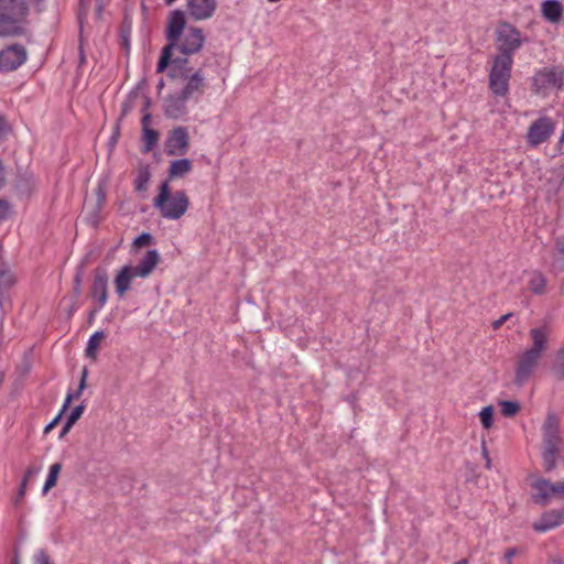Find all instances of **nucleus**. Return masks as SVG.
Wrapping results in <instances>:
<instances>
[{"instance_id":"nucleus-1","label":"nucleus","mask_w":564,"mask_h":564,"mask_svg":"<svg viewBox=\"0 0 564 564\" xmlns=\"http://www.w3.org/2000/svg\"><path fill=\"white\" fill-rule=\"evenodd\" d=\"M186 64L187 59H174L171 63V78L162 88L165 113L170 117H177L184 109L185 101L199 91L204 84L200 72L189 74Z\"/></svg>"},{"instance_id":"nucleus-2","label":"nucleus","mask_w":564,"mask_h":564,"mask_svg":"<svg viewBox=\"0 0 564 564\" xmlns=\"http://www.w3.org/2000/svg\"><path fill=\"white\" fill-rule=\"evenodd\" d=\"M532 338V346L524 351L518 358L514 383L522 386L534 372L540 359L542 358L547 346V330L545 327H535L530 330Z\"/></svg>"},{"instance_id":"nucleus-3","label":"nucleus","mask_w":564,"mask_h":564,"mask_svg":"<svg viewBox=\"0 0 564 564\" xmlns=\"http://www.w3.org/2000/svg\"><path fill=\"white\" fill-rule=\"evenodd\" d=\"M28 9L25 0H0V36L20 34Z\"/></svg>"},{"instance_id":"nucleus-4","label":"nucleus","mask_w":564,"mask_h":564,"mask_svg":"<svg viewBox=\"0 0 564 564\" xmlns=\"http://www.w3.org/2000/svg\"><path fill=\"white\" fill-rule=\"evenodd\" d=\"M154 205L160 210L163 218L175 220L187 212L189 200L184 192L172 194L170 184L165 181L160 186V192L154 200Z\"/></svg>"},{"instance_id":"nucleus-5","label":"nucleus","mask_w":564,"mask_h":564,"mask_svg":"<svg viewBox=\"0 0 564 564\" xmlns=\"http://www.w3.org/2000/svg\"><path fill=\"white\" fill-rule=\"evenodd\" d=\"M511 65L512 56L509 52H499L494 57L489 84L491 90L498 96H505L508 91Z\"/></svg>"},{"instance_id":"nucleus-6","label":"nucleus","mask_w":564,"mask_h":564,"mask_svg":"<svg viewBox=\"0 0 564 564\" xmlns=\"http://www.w3.org/2000/svg\"><path fill=\"white\" fill-rule=\"evenodd\" d=\"M186 25V17L185 13L181 10H175L171 13L166 28V37L170 41V44L166 45L160 57L158 64V72L162 73L169 65L172 51L177 45L178 39Z\"/></svg>"},{"instance_id":"nucleus-7","label":"nucleus","mask_w":564,"mask_h":564,"mask_svg":"<svg viewBox=\"0 0 564 564\" xmlns=\"http://www.w3.org/2000/svg\"><path fill=\"white\" fill-rule=\"evenodd\" d=\"M545 446L542 454L543 464L546 469H553L555 466L556 455L558 453L557 426L554 421H549L545 424Z\"/></svg>"},{"instance_id":"nucleus-8","label":"nucleus","mask_w":564,"mask_h":564,"mask_svg":"<svg viewBox=\"0 0 564 564\" xmlns=\"http://www.w3.org/2000/svg\"><path fill=\"white\" fill-rule=\"evenodd\" d=\"M26 61V51L22 45H11L0 51V69L11 72Z\"/></svg>"},{"instance_id":"nucleus-9","label":"nucleus","mask_w":564,"mask_h":564,"mask_svg":"<svg viewBox=\"0 0 564 564\" xmlns=\"http://www.w3.org/2000/svg\"><path fill=\"white\" fill-rule=\"evenodd\" d=\"M534 489L533 499L538 503H546L554 496H564V481L557 485L543 478H536L532 482Z\"/></svg>"},{"instance_id":"nucleus-10","label":"nucleus","mask_w":564,"mask_h":564,"mask_svg":"<svg viewBox=\"0 0 564 564\" xmlns=\"http://www.w3.org/2000/svg\"><path fill=\"white\" fill-rule=\"evenodd\" d=\"M554 130V123L547 118L536 120L528 131V141L532 145L545 142Z\"/></svg>"},{"instance_id":"nucleus-11","label":"nucleus","mask_w":564,"mask_h":564,"mask_svg":"<svg viewBox=\"0 0 564 564\" xmlns=\"http://www.w3.org/2000/svg\"><path fill=\"white\" fill-rule=\"evenodd\" d=\"M497 36L501 44L500 52H509L511 54V52L518 48L521 44L519 31L510 24H501Z\"/></svg>"},{"instance_id":"nucleus-12","label":"nucleus","mask_w":564,"mask_h":564,"mask_svg":"<svg viewBox=\"0 0 564 564\" xmlns=\"http://www.w3.org/2000/svg\"><path fill=\"white\" fill-rule=\"evenodd\" d=\"M535 85L539 87L551 86L556 89L564 88V70L563 69H549L541 72L535 77Z\"/></svg>"},{"instance_id":"nucleus-13","label":"nucleus","mask_w":564,"mask_h":564,"mask_svg":"<svg viewBox=\"0 0 564 564\" xmlns=\"http://www.w3.org/2000/svg\"><path fill=\"white\" fill-rule=\"evenodd\" d=\"M205 37L200 29L192 28L188 30L185 35L182 44L181 51L184 54H195L199 52L204 45Z\"/></svg>"},{"instance_id":"nucleus-14","label":"nucleus","mask_w":564,"mask_h":564,"mask_svg":"<svg viewBox=\"0 0 564 564\" xmlns=\"http://www.w3.org/2000/svg\"><path fill=\"white\" fill-rule=\"evenodd\" d=\"M188 10L191 15L196 20L208 19L216 9L215 0H188Z\"/></svg>"},{"instance_id":"nucleus-15","label":"nucleus","mask_w":564,"mask_h":564,"mask_svg":"<svg viewBox=\"0 0 564 564\" xmlns=\"http://www.w3.org/2000/svg\"><path fill=\"white\" fill-rule=\"evenodd\" d=\"M188 147V137L184 128H176L173 130L171 138L167 141L170 155H182Z\"/></svg>"},{"instance_id":"nucleus-16","label":"nucleus","mask_w":564,"mask_h":564,"mask_svg":"<svg viewBox=\"0 0 564 564\" xmlns=\"http://www.w3.org/2000/svg\"><path fill=\"white\" fill-rule=\"evenodd\" d=\"M564 521V514L561 511H549L544 513L541 519L534 523V529L540 532L558 527Z\"/></svg>"},{"instance_id":"nucleus-17","label":"nucleus","mask_w":564,"mask_h":564,"mask_svg":"<svg viewBox=\"0 0 564 564\" xmlns=\"http://www.w3.org/2000/svg\"><path fill=\"white\" fill-rule=\"evenodd\" d=\"M86 378H87V370L85 369L82 373V379H80V382H79V387H78V390L76 392V394H67L66 399H65V402L63 404V408L61 410V412L58 413V415L50 423L45 426V433H47L48 431H51L57 423L58 421L61 420L62 415L64 414V412L69 408L73 399L75 397H78L80 395V393L83 392V390L86 388Z\"/></svg>"},{"instance_id":"nucleus-18","label":"nucleus","mask_w":564,"mask_h":564,"mask_svg":"<svg viewBox=\"0 0 564 564\" xmlns=\"http://www.w3.org/2000/svg\"><path fill=\"white\" fill-rule=\"evenodd\" d=\"M563 13L562 4L556 0H547L542 3V14L550 22L560 21Z\"/></svg>"},{"instance_id":"nucleus-19","label":"nucleus","mask_w":564,"mask_h":564,"mask_svg":"<svg viewBox=\"0 0 564 564\" xmlns=\"http://www.w3.org/2000/svg\"><path fill=\"white\" fill-rule=\"evenodd\" d=\"M159 253L155 250L147 252L141 263L135 269V274L139 276H147L158 264Z\"/></svg>"},{"instance_id":"nucleus-20","label":"nucleus","mask_w":564,"mask_h":564,"mask_svg":"<svg viewBox=\"0 0 564 564\" xmlns=\"http://www.w3.org/2000/svg\"><path fill=\"white\" fill-rule=\"evenodd\" d=\"M132 276V271L130 267H123L117 278H116V285L117 291L120 295H122L130 286V280Z\"/></svg>"},{"instance_id":"nucleus-21","label":"nucleus","mask_w":564,"mask_h":564,"mask_svg":"<svg viewBox=\"0 0 564 564\" xmlns=\"http://www.w3.org/2000/svg\"><path fill=\"white\" fill-rule=\"evenodd\" d=\"M191 169L192 162L188 159H181L171 163L169 174L170 177H178L189 172Z\"/></svg>"},{"instance_id":"nucleus-22","label":"nucleus","mask_w":564,"mask_h":564,"mask_svg":"<svg viewBox=\"0 0 564 564\" xmlns=\"http://www.w3.org/2000/svg\"><path fill=\"white\" fill-rule=\"evenodd\" d=\"M94 294L98 301L104 305L107 301V280L105 278H97L94 282Z\"/></svg>"},{"instance_id":"nucleus-23","label":"nucleus","mask_w":564,"mask_h":564,"mask_svg":"<svg viewBox=\"0 0 564 564\" xmlns=\"http://www.w3.org/2000/svg\"><path fill=\"white\" fill-rule=\"evenodd\" d=\"M151 178V172L149 166H143L140 169L138 177L135 180V188L138 192H145L148 187V183Z\"/></svg>"},{"instance_id":"nucleus-24","label":"nucleus","mask_w":564,"mask_h":564,"mask_svg":"<svg viewBox=\"0 0 564 564\" xmlns=\"http://www.w3.org/2000/svg\"><path fill=\"white\" fill-rule=\"evenodd\" d=\"M15 278L12 272L6 268H0V290H7L15 284Z\"/></svg>"},{"instance_id":"nucleus-25","label":"nucleus","mask_w":564,"mask_h":564,"mask_svg":"<svg viewBox=\"0 0 564 564\" xmlns=\"http://www.w3.org/2000/svg\"><path fill=\"white\" fill-rule=\"evenodd\" d=\"M102 332H96L88 340L87 345V356L91 358L93 360L96 359V350L99 345V341L104 338Z\"/></svg>"},{"instance_id":"nucleus-26","label":"nucleus","mask_w":564,"mask_h":564,"mask_svg":"<svg viewBox=\"0 0 564 564\" xmlns=\"http://www.w3.org/2000/svg\"><path fill=\"white\" fill-rule=\"evenodd\" d=\"M143 139L145 141V151H150L156 144L158 133L145 126L143 128Z\"/></svg>"},{"instance_id":"nucleus-27","label":"nucleus","mask_w":564,"mask_h":564,"mask_svg":"<svg viewBox=\"0 0 564 564\" xmlns=\"http://www.w3.org/2000/svg\"><path fill=\"white\" fill-rule=\"evenodd\" d=\"M545 284V279L540 274L533 275L529 281L530 289L535 294L542 293L544 291Z\"/></svg>"},{"instance_id":"nucleus-28","label":"nucleus","mask_w":564,"mask_h":564,"mask_svg":"<svg viewBox=\"0 0 564 564\" xmlns=\"http://www.w3.org/2000/svg\"><path fill=\"white\" fill-rule=\"evenodd\" d=\"M59 470H61L59 464H54L51 466L50 475H48L46 482L44 485V488H43L44 492H46L50 488H52L55 485Z\"/></svg>"},{"instance_id":"nucleus-29","label":"nucleus","mask_w":564,"mask_h":564,"mask_svg":"<svg viewBox=\"0 0 564 564\" xmlns=\"http://www.w3.org/2000/svg\"><path fill=\"white\" fill-rule=\"evenodd\" d=\"M500 405L502 408V413L506 416L514 415L520 409L519 404L513 401H502L500 402Z\"/></svg>"},{"instance_id":"nucleus-30","label":"nucleus","mask_w":564,"mask_h":564,"mask_svg":"<svg viewBox=\"0 0 564 564\" xmlns=\"http://www.w3.org/2000/svg\"><path fill=\"white\" fill-rule=\"evenodd\" d=\"M492 406H486L480 412V419L485 429H489L492 425Z\"/></svg>"},{"instance_id":"nucleus-31","label":"nucleus","mask_w":564,"mask_h":564,"mask_svg":"<svg viewBox=\"0 0 564 564\" xmlns=\"http://www.w3.org/2000/svg\"><path fill=\"white\" fill-rule=\"evenodd\" d=\"M152 241V237L149 234H142L138 238L134 239L133 246L140 248L142 246H147Z\"/></svg>"},{"instance_id":"nucleus-32","label":"nucleus","mask_w":564,"mask_h":564,"mask_svg":"<svg viewBox=\"0 0 564 564\" xmlns=\"http://www.w3.org/2000/svg\"><path fill=\"white\" fill-rule=\"evenodd\" d=\"M84 412V405H77L73 409V411L70 412L67 421H69V423L74 424L79 417L80 415L83 414Z\"/></svg>"},{"instance_id":"nucleus-33","label":"nucleus","mask_w":564,"mask_h":564,"mask_svg":"<svg viewBox=\"0 0 564 564\" xmlns=\"http://www.w3.org/2000/svg\"><path fill=\"white\" fill-rule=\"evenodd\" d=\"M9 214H10V204L4 199H0V220L6 219Z\"/></svg>"},{"instance_id":"nucleus-34","label":"nucleus","mask_w":564,"mask_h":564,"mask_svg":"<svg viewBox=\"0 0 564 564\" xmlns=\"http://www.w3.org/2000/svg\"><path fill=\"white\" fill-rule=\"evenodd\" d=\"M36 562L37 564H51L48 557L43 553L39 554V556L36 557Z\"/></svg>"},{"instance_id":"nucleus-35","label":"nucleus","mask_w":564,"mask_h":564,"mask_svg":"<svg viewBox=\"0 0 564 564\" xmlns=\"http://www.w3.org/2000/svg\"><path fill=\"white\" fill-rule=\"evenodd\" d=\"M4 181H6L4 167H3L2 163L0 162V186L3 185Z\"/></svg>"},{"instance_id":"nucleus-36","label":"nucleus","mask_w":564,"mask_h":564,"mask_svg":"<svg viewBox=\"0 0 564 564\" xmlns=\"http://www.w3.org/2000/svg\"><path fill=\"white\" fill-rule=\"evenodd\" d=\"M509 317V314L508 315H505L501 319L497 321L494 326L495 328L499 327L501 325V323H503L505 319H507Z\"/></svg>"},{"instance_id":"nucleus-37","label":"nucleus","mask_w":564,"mask_h":564,"mask_svg":"<svg viewBox=\"0 0 564 564\" xmlns=\"http://www.w3.org/2000/svg\"><path fill=\"white\" fill-rule=\"evenodd\" d=\"M72 425H73V424H72V423H69V421H67V422H66V424H65V426H64V430H63L62 435H65V434L69 431V429L72 427Z\"/></svg>"},{"instance_id":"nucleus-38","label":"nucleus","mask_w":564,"mask_h":564,"mask_svg":"<svg viewBox=\"0 0 564 564\" xmlns=\"http://www.w3.org/2000/svg\"><path fill=\"white\" fill-rule=\"evenodd\" d=\"M150 118H151V117H150V115H145V116L143 117V119H142L143 128H144L145 126H148V127H149Z\"/></svg>"},{"instance_id":"nucleus-39","label":"nucleus","mask_w":564,"mask_h":564,"mask_svg":"<svg viewBox=\"0 0 564 564\" xmlns=\"http://www.w3.org/2000/svg\"><path fill=\"white\" fill-rule=\"evenodd\" d=\"M4 126V121L2 120V118H0V133L3 131Z\"/></svg>"},{"instance_id":"nucleus-40","label":"nucleus","mask_w":564,"mask_h":564,"mask_svg":"<svg viewBox=\"0 0 564 564\" xmlns=\"http://www.w3.org/2000/svg\"><path fill=\"white\" fill-rule=\"evenodd\" d=\"M557 249H558V251H560L561 253H563V254H564V247L562 246V243H561V242H558V243H557Z\"/></svg>"},{"instance_id":"nucleus-41","label":"nucleus","mask_w":564,"mask_h":564,"mask_svg":"<svg viewBox=\"0 0 564 564\" xmlns=\"http://www.w3.org/2000/svg\"><path fill=\"white\" fill-rule=\"evenodd\" d=\"M25 489V482L22 484V487L20 488V494L23 495Z\"/></svg>"},{"instance_id":"nucleus-42","label":"nucleus","mask_w":564,"mask_h":564,"mask_svg":"<svg viewBox=\"0 0 564 564\" xmlns=\"http://www.w3.org/2000/svg\"><path fill=\"white\" fill-rule=\"evenodd\" d=\"M558 356H564V348L560 349Z\"/></svg>"},{"instance_id":"nucleus-43","label":"nucleus","mask_w":564,"mask_h":564,"mask_svg":"<svg viewBox=\"0 0 564 564\" xmlns=\"http://www.w3.org/2000/svg\"><path fill=\"white\" fill-rule=\"evenodd\" d=\"M458 564H467L466 561H460Z\"/></svg>"},{"instance_id":"nucleus-44","label":"nucleus","mask_w":564,"mask_h":564,"mask_svg":"<svg viewBox=\"0 0 564 564\" xmlns=\"http://www.w3.org/2000/svg\"><path fill=\"white\" fill-rule=\"evenodd\" d=\"M174 0H167L169 3H172Z\"/></svg>"},{"instance_id":"nucleus-45","label":"nucleus","mask_w":564,"mask_h":564,"mask_svg":"<svg viewBox=\"0 0 564 564\" xmlns=\"http://www.w3.org/2000/svg\"><path fill=\"white\" fill-rule=\"evenodd\" d=\"M14 564H19L18 561H15Z\"/></svg>"},{"instance_id":"nucleus-46","label":"nucleus","mask_w":564,"mask_h":564,"mask_svg":"<svg viewBox=\"0 0 564 564\" xmlns=\"http://www.w3.org/2000/svg\"><path fill=\"white\" fill-rule=\"evenodd\" d=\"M557 564H561V563H557Z\"/></svg>"}]
</instances>
